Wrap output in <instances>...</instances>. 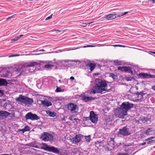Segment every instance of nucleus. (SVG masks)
Returning a JSON list of instances; mask_svg holds the SVG:
<instances>
[{
    "label": "nucleus",
    "mask_w": 155,
    "mask_h": 155,
    "mask_svg": "<svg viewBox=\"0 0 155 155\" xmlns=\"http://www.w3.org/2000/svg\"><path fill=\"white\" fill-rule=\"evenodd\" d=\"M118 134L123 136H129L131 134L130 129L127 127V126L124 127L120 129Z\"/></svg>",
    "instance_id": "39448f33"
},
{
    "label": "nucleus",
    "mask_w": 155,
    "mask_h": 155,
    "mask_svg": "<svg viewBox=\"0 0 155 155\" xmlns=\"http://www.w3.org/2000/svg\"><path fill=\"white\" fill-rule=\"evenodd\" d=\"M57 31H58V32H59L60 31L58 30H57Z\"/></svg>",
    "instance_id": "774afa93"
},
{
    "label": "nucleus",
    "mask_w": 155,
    "mask_h": 155,
    "mask_svg": "<svg viewBox=\"0 0 155 155\" xmlns=\"http://www.w3.org/2000/svg\"><path fill=\"white\" fill-rule=\"evenodd\" d=\"M23 130V133L25 132L28 131L30 130V128L28 126H25V127L22 129Z\"/></svg>",
    "instance_id": "cd10ccee"
},
{
    "label": "nucleus",
    "mask_w": 155,
    "mask_h": 155,
    "mask_svg": "<svg viewBox=\"0 0 155 155\" xmlns=\"http://www.w3.org/2000/svg\"><path fill=\"white\" fill-rule=\"evenodd\" d=\"M90 119L92 123L94 124L97 123V115L93 111L90 112Z\"/></svg>",
    "instance_id": "6e6552de"
},
{
    "label": "nucleus",
    "mask_w": 155,
    "mask_h": 155,
    "mask_svg": "<svg viewBox=\"0 0 155 155\" xmlns=\"http://www.w3.org/2000/svg\"><path fill=\"white\" fill-rule=\"evenodd\" d=\"M91 23H92V22H91L89 23H88V24H90Z\"/></svg>",
    "instance_id": "69168bd1"
},
{
    "label": "nucleus",
    "mask_w": 155,
    "mask_h": 155,
    "mask_svg": "<svg viewBox=\"0 0 155 155\" xmlns=\"http://www.w3.org/2000/svg\"><path fill=\"white\" fill-rule=\"evenodd\" d=\"M27 97L20 95L19 97H17L15 99L17 101L20 102L21 103H23L25 104Z\"/></svg>",
    "instance_id": "9b49d317"
},
{
    "label": "nucleus",
    "mask_w": 155,
    "mask_h": 155,
    "mask_svg": "<svg viewBox=\"0 0 155 155\" xmlns=\"http://www.w3.org/2000/svg\"><path fill=\"white\" fill-rule=\"evenodd\" d=\"M23 35H19V36H16V37H15L13 39L11 40V41H12V42H13V41H17Z\"/></svg>",
    "instance_id": "b1692460"
},
{
    "label": "nucleus",
    "mask_w": 155,
    "mask_h": 155,
    "mask_svg": "<svg viewBox=\"0 0 155 155\" xmlns=\"http://www.w3.org/2000/svg\"><path fill=\"white\" fill-rule=\"evenodd\" d=\"M58 81L60 82V83H61V79H59L58 80Z\"/></svg>",
    "instance_id": "680f3d73"
},
{
    "label": "nucleus",
    "mask_w": 155,
    "mask_h": 155,
    "mask_svg": "<svg viewBox=\"0 0 155 155\" xmlns=\"http://www.w3.org/2000/svg\"><path fill=\"white\" fill-rule=\"evenodd\" d=\"M10 114L12 115L11 117H14L15 114L12 113V114L6 111L0 110V118L1 117L6 118Z\"/></svg>",
    "instance_id": "9d476101"
},
{
    "label": "nucleus",
    "mask_w": 155,
    "mask_h": 155,
    "mask_svg": "<svg viewBox=\"0 0 155 155\" xmlns=\"http://www.w3.org/2000/svg\"><path fill=\"white\" fill-rule=\"evenodd\" d=\"M41 139L45 141L51 142L53 141L54 139V137L52 135L48 133L44 132L42 134Z\"/></svg>",
    "instance_id": "20e7f679"
},
{
    "label": "nucleus",
    "mask_w": 155,
    "mask_h": 155,
    "mask_svg": "<svg viewBox=\"0 0 155 155\" xmlns=\"http://www.w3.org/2000/svg\"><path fill=\"white\" fill-rule=\"evenodd\" d=\"M110 142L111 143H112L113 146H114V138H111L110 139Z\"/></svg>",
    "instance_id": "c756f323"
},
{
    "label": "nucleus",
    "mask_w": 155,
    "mask_h": 155,
    "mask_svg": "<svg viewBox=\"0 0 155 155\" xmlns=\"http://www.w3.org/2000/svg\"><path fill=\"white\" fill-rule=\"evenodd\" d=\"M153 131L152 128H148L145 131V132L147 135H149L151 134V132Z\"/></svg>",
    "instance_id": "412c9836"
},
{
    "label": "nucleus",
    "mask_w": 155,
    "mask_h": 155,
    "mask_svg": "<svg viewBox=\"0 0 155 155\" xmlns=\"http://www.w3.org/2000/svg\"><path fill=\"white\" fill-rule=\"evenodd\" d=\"M74 120H76H76H79V119H76V118H74Z\"/></svg>",
    "instance_id": "e2e57ef3"
},
{
    "label": "nucleus",
    "mask_w": 155,
    "mask_h": 155,
    "mask_svg": "<svg viewBox=\"0 0 155 155\" xmlns=\"http://www.w3.org/2000/svg\"><path fill=\"white\" fill-rule=\"evenodd\" d=\"M52 14H51V15H50V16L48 17H47L46 19H45V20H48L49 19H50L51 18H52Z\"/></svg>",
    "instance_id": "e433bc0d"
},
{
    "label": "nucleus",
    "mask_w": 155,
    "mask_h": 155,
    "mask_svg": "<svg viewBox=\"0 0 155 155\" xmlns=\"http://www.w3.org/2000/svg\"><path fill=\"white\" fill-rule=\"evenodd\" d=\"M16 15V14H14V15H13L11 16H10L9 17H8V18L7 19H6V20H9V19H11V18H14L15 17V15Z\"/></svg>",
    "instance_id": "c9c22d12"
},
{
    "label": "nucleus",
    "mask_w": 155,
    "mask_h": 155,
    "mask_svg": "<svg viewBox=\"0 0 155 155\" xmlns=\"http://www.w3.org/2000/svg\"><path fill=\"white\" fill-rule=\"evenodd\" d=\"M20 71V68H18V69H17L16 70H15V71H16V72H19V71Z\"/></svg>",
    "instance_id": "09e8293b"
},
{
    "label": "nucleus",
    "mask_w": 155,
    "mask_h": 155,
    "mask_svg": "<svg viewBox=\"0 0 155 155\" xmlns=\"http://www.w3.org/2000/svg\"><path fill=\"white\" fill-rule=\"evenodd\" d=\"M69 119L71 120H73L72 117H70Z\"/></svg>",
    "instance_id": "864d4df0"
},
{
    "label": "nucleus",
    "mask_w": 155,
    "mask_h": 155,
    "mask_svg": "<svg viewBox=\"0 0 155 155\" xmlns=\"http://www.w3.org/2000/svg\"><path fill=\"white\" fill-rule=\"evenodd\" d=\"M139 76L141 78L148 79V74L144 73H141L139 74Z\"/></svg>",
    "instance_id": "aec40b11"
},
{
    "label": "nucleus",
    "mask_w": 155,
    "mask_h": 155,
    "mask_svg": "<svg viewBox=\"0 0 155 155\" xmlns=\"http://www.w3.org/2000/svg\"><path fill=\"white\" fill-rule=\"evenodd\" d=\"M146 144V142H144V143H142V144H141V145H145V144Z\"/></svg>",
    "instance_id": "603ef678"
},
{
    "label": "nucleus",
    "mask_w": 155,
    "mask_h": 155,
    "mask_svg": "<svg viewBox=\"0 0 155 155\" xmlns=\"http://www.w3.org/2000/svg\"><path fill=\"white\" fill-rule=\"evenodd\" d=\"M114 62L115 64L119 65L121 64L120 62L118 60L115 61Z\"/></svg>",
    "instance_id": "72a5a7b5"
},
{
    "label": "nucleus",
    "mask_w": 155,
    "mask_h": 155,
    "mask_svg": "<svg viewBox=\"0 0 155 155\" xmlns=\"http://www.w3.org/2000/svg\"><path fill=\"white\" fill-rule=\"evenodd\" d=\"M67 108L71 113H77L78 110V107L77 106L73 103H69L67 105Z\"/></svg>",
    "instance_id": "423d86ee"
},
{
    "label": "nucleus",
    "mask_w": 155,
    "mask_h": 155,
    "mask_svg": "<svg viewBox=\"0 0 155 155\" xmlns=\"http://www.w3.org/2000/svg\"><path fill=\"white\" fill-rule=\"evenodd\" d=\"M126 80L128 81L131 80V79H130V78L129 77H127L126 78Z\"/></svg>",
    "instance_id": "49530a36"
},
{
    "label": "nucleus",
    "mask_w": 155,
    "mask_h": 155,
    "mask_svg": "<svg viewBox=\"0 0 155 155\" xmlns=\"http://www.w3.org/2000/svg\"><path fill=\"white\" fill-rule=\"evenodd\" d=\"M155 138V137H151L145 140V141H149L152 139Z\"/></svg>",
    "instance_id": "f704fd0d"
},
{
    "label": "nucleus",
    "mask_w": 155,
    "mask_h": 155,
    "mask_svg": "<svg viewBox=\"0 0 155 155\" xmlns=\"http://www.w3.org/2000/svg\"><path fill=\"white\" fill-rule=\"evenodd\" d=\"M41 104L45 107H48L51 106L52 104L51 102L48 100L42 101H41Z\"/></svg>",
    "instance_id": "dca6fc26"
},
{
    "label": "nucleus",
    "mask_w": 155,
    "mask_h": 155,
    "mask_svg": "<svg viewBox=\"0 0 155 155\" xmlns=\"http://www.w3.org/2000/svg\"><path fill=\"white\" fill-rule=\"evenodd\" d=\"M41 51H44L45 50L44 49H42L41 50Z\"/></svg>",
    "instance_id": "0e129e2a"
},
{
    "label": "nucleus",
    "mask_w": 155,
    "mask_h": 155,
    "mask_svg": "<svg viewBox=\"0 0 155 155\" xmlns=\"http://www.w3.org/2000/svg\"><path fill=\"white\" fill-rule=\"evenodd\" d=\"M47 113L48 114L49 116L51 117H55L56 116V114L54 112H52L50 110H48L47 111Z\"/></svg>",
    "instance_id": "4be33fe9"
},
{
    "label": "nucleus",
    "mask_w": 155,
    "mask_h": 155,
    "mask_svg": "<svg viewBox=\"0 0 155 155\" xmlns=\"http://www.w3.org/2000/svg\"><path fill=\"white\" fill-rule=\"evenodd\" d=\"M140 93H141V92H137L136 93V94L137 95H138V96H139L140 95Z\"/></svg>",
    "instance_id": "a18cd8bd"
},
{
    "label": "nucleus",
    "mask_w": 155,
    "mask_h": 155,
    "mask_svg": "<svg viewBox=\"0 0 155 155\" xmlns=\"http://www.w3.org/2000/svg\"><path fill=\"white\" fill-rule=\"evenodd\" d=\"M99 74L98 73H95V74H94V75H98Z\"/></svg>",
    "instance_id": "6e6d98bb"
},
{
    "label": "nucleus",
    "mask_w": 155,
    "mask_h": 155,
    "mask_svg": "<svg viewBox=\"0 0 155 155\" xmlns=\"http://www.w3.org/2000/svg\"><path fill=\"white\" fill-rule=\"evenodd\" d=\"M26 120H36L40 119V117L36 114H33L31 112L27 113L24 117Z\"/></svg>",
    "instance_id": "0eeeda50"
},
{
    "label": "nucleus",
    "mask_w": 155,
    "mask_h": 155,
    "mask_svg": "<svg viewBox=\"0 0 155 155\" xmlns=\"http://www.w3.org/2000/svg\"><path fill=\"white\" fill-rule=\"evenodd\" d=\"M148 79L150 78H155V75H151L150 74H148Z\"/></svg>",
    "instance_id": "7c9ffc66"
},
{
    "label": "nucleus",
    "mask_w": 155,
    "mask_h": 155,
    "mask_svg": "<svg viewBox=\"0 0 155 155\" xmlns=\"http://www.w3.org/2000/svg\"><path fill=\"white\" fill-rule=\"evenodd\" d=\"M152 89L155 91V85L152 87Z\"/></svg>",
    "instance_id": "8fccbe9b"
},
{
    "label": "nucleus",
    "mask_w": 155,
    "mask_h": 155,
    "mask_svg": "<svg viewBox=\"0 0 155 155\" xmlns=\"http://www.w3.org/2000/svg\"><path fill=\"white\" fill-rule=\"evenodd\" d=\"M70 79L72 80H74V77L71 76L70 78Z\"/></svg>",
    "instance_id": "de8ad7c7"
},
{
    "label": "nucleus",
    "mask_w": 155,
    "mask_h": 155,
    "mask_svg": "<svg viewBox=\"0 0 155 155\" xmlns=\"http://www.w3.org/2000/svg\"><path fill=\"white\" fill-rule=\"evenodd\" d=\"M8 82L5 79L0 78V86H6L8 84Z\"/></svg>",
    "instance_id": "a211bd4d"
},
{
    "label": "nucleus",
    "mask_w": 155,
    "mask_h": 155,
    "mask_svg": "<svg viewBox=\"0 0 155 155\" xmlns=\"http://www.w3.org/2000/svg\"><path fill=\"white\" fill-rule=\"evenodd\" d=\"M150 118L147 117H143L142 119V121L144 122L145 123L148 120H150Z\"/></svg>",
    "instance_id": "bb28decb"
},
{
    "label": "nucleus",
    "mask_w": 155,
    "mask_h": 155,
    "mask_svg": "<svg viewBox=\"0 0 155 155\" xmlns=\"http://www.w3.org/2000/svg\"><path fill=\"white\" fill-rule=\"evenodd\" d=\"M54 66V65L53 64H47L45 66V68H48V69H51L52 67Z\"/></svg>",
    "instance_id": "393cba45"
},
{
    "label": "nucleus",
    "mask_w": 155,
    "mask_h": 155,
    "mask_svg": "<svg viewBox=\"0 0 155 155\" xmlns=\"http://www.w3.org/2000/svg\"><path fill=\"white\" fill-rule=\"evenodd\" d=\"M152 1L153 3H155V0H152Z\"/></svg>",
    "instance_id": "5fc2aeb1"
},
{
    "label": "nucleus",
    "mask_w": 155,
    "mask_h": 155,
    "mask_svg": "<svg viewBox=\"0 0 155 155\" xmlns=\"http://www.w3.org/2000/svg\"><path fill=\"white\" fill-rule=\"evenodd\" d=\"M122 15L123 13H120L117 15V18L118 17H120L121 16H123V15Z\"/></svg>",
    "instance_id": "58836bf2"
},
{
    "label": "nucleus",
    "mask_w": 155,
    "mask_h": 155,
    "mask_svg": "<svg viewBox=\"0 0 155 155\" xmlns=\"http://www.w3.org/2000/svg\"><path fill=\"white\" fill-rule=\"evenodd\" d=\"M117 69L120 70L122 71H124L125 72L130 73L133 74V71L132 70V68L130 67L121 66L118 67Z\"/></svg>",
    "instance_id": "1a4fd4ad"
},
{
    "label": "nucleus",
    "mask_w": 155,
    "mask_h": 155,
    "mask_svg": "<svg viewBox=\"0 0 155 155\" xmlns=\"http://www.w3.org/2000/svg\"><path fill=\"white\" fill-rule=\"evenodd\" d=\"M141 93H140V96L141 97V98H142V97H143V96L145 94L143 93V92H140Z\"/></svg>",
    "instance_id": "37998d69"
},
{
    "label": "nucleus",
    "mask_w": 155,
    "mask_h": 155,
    "mask_svg": "<svg viewBox=\"0 0 155 155\" xmlns=\"http://www.w3.org/2000/svg\"><path fill=\"white\" fill-rule=\"evenodd\" d=\"M119 113H120V111H119ZM121 114V115H120V116H119V115L118 116V117H122V114Z\"/></svg>",
    "instance_id": "4d7b16f0"
},
{
    "label": "nucleus",
    "mask_w": 155,
    "mask_h": 155,
    "mask_svg": "<svg viewBox=\"0 0 155 155\" xmlns=\"http://www.w3.org/2000/svg\"><path fill=\"white\" fill-rule=\"evenodd\" d=\"M19 131H22L23 132V130L22 129H19Z\"/></svg>",
    "instance_id": "bf43d9fd"
},
{
    "label": "nucleus",
    "mask_w": 155,
    "mask_h": 155,
    "mask_svg": "<svg viewBox=\"0 0 155 155\" xmlns=\"http://www.w3.org/2000/svg\"><path fill=\"white\" fill-rule=\"evenodd\" d=\"M62 90H61V87H57V88L56 90V91L57 92H59L62 91Z\"/></svg>",
    "instance_id": "2f4dec72"
},
{
    "label": "nucleus",
    "mask_w": 155,
    "mask_h": 155,
    "mask_svg": "<svg viewBox=\"0 0 155 155\" xmlns=\"http://www.w3.org/2000/svg\"><path fill=\"white\" fill-rule=\"evenodd\" d=\"M1 155H9L8 154H2Z\"/></svg>",
    "instance_id": "13d9d810"
},
{
    "label": "nucleus",
    "mask_w": 155,
    "mask_h": 155,
    "mask_svg": "<svg viewBox=\"0 0 155 155\" xmlns=\"http://www.w3.org/2000/svg\"><path fill=\"white\" fill-rule=\"evenodd\" d=\"M134 107V104L129 102L122 103L120 108V112L122 114V117H120L126 116L127 114V111Z\"/></svg>",
    "instance_id": "f03ea898"
},
{
    "label": "nucleus",
    "mask_w": 155,
    "mask_h": 155,
    "mask_svg": "<svg viewBox=\"0 0 155 155\" xmlns=\"http://www.w3.org/2000/svg\"><path fill=\"white\" fill-rule=\"evenodd\" d=\"M155 143V139L152 140L148 141L147 143L148 144H151Z\"/></svg>",
    "instance_id": "c85d7f7f"
},
{
    "label": "nucleus",
    "mask_w": 155,
    "mask_h": 155,
    "mask_svg": "<svg viewBox=\"0 0 155 155\" xmlns=\"http://www.w3.org/2000/svg\"><path fill=\"white\" fill-rule=\"evenodd\" d=\"M82 97V100L85 102H87L90 101L94 100L95 99L94 97L89 96H86L85 95H82L81 96Z\"/></svg>",
    "instance_id": "ddd939ff"
},
{
    "label": "nucleus",
    "mask_w": 155,
    "mask_h": 155,
    "mask_svg": "<svg viewBox=\"0 0 155 155\" xmlns=\"http://www.w3.org/2000/svg\"><path fill=\"white\" fill-rule=\"evenodd\" d=\"M87 25V24L86 23H83L81 25V26L83 27H86Z\"/></svg>",
    "instance_id": "ea45409f"
},
{
    "label": "nucleus",
    "mask_w": 155,
    "mask_h": 155,
    "mask_svg": "<svg viewBox=\"0 0 155 155\" xmlns=\"http://www.w3.org/2000/svg\"><path fill=\"white\" fill-rule=\"evenodd\" d=\"M109 76L110 77L112 78L114 80L117 77L116 75L112 73H110Z\"/></svg>",
    "instance_id": "a878e982"
},
{
    "label": "nucleus",
    "mask_w": 155,
    "mask_h": 155,
    "mask_svg": "<svg viewBox=\"0 0 155 155\" xmlns=\"http://www.w3.org/2000/svg\"><path fill=\"white\" fill-rule=\"evenodd\" d=\"M4 94L3 91L0 90V97L2 96Z\"/></svg>",
    "instance_id": "a19ab883"
},
{
    "label": "nucleus",
    "mask_w": 155,
    "mask_h": 155,
    "mask_svg": "<svg viewBox=\"0 0 155 155\" xmlns=\"http://www.w3.org/2000/svg\"><path fill=\"white\" fill-rule=\"evenodd\" d=\"M107 87L106 81L96 79L95 80V85L91 89V92L94 94L96 93L102 94L104 91H107Z\"/></svg>",
    "instance_id": "f257e3e1"
},
{
    "label": "nucleus",
    "mask_w": 155,
    "mask_h": 155,
    "mask_svg": "<svg viewBox=\"0 0 155 155\" xmlns=\"http://www.w3.org/2000/svg\"><path fill=\"white\" fill-rule=\"evenodd\" d=\"M83 137H84L85 139V141L87 142H90L91 140V135H89L88 136H84Z\"/></svg>",
    "instance_id": "5701e85b"
},
{
    "label": "nucleus",
    "mask_w": 155,
    "mask_h": 155,
    "mask_svg": "<svg viewBox=\"0 0 155 155\" xmlns=\"http://www.w3.org/2000/svg\"><path fill=\"white\" fill-rule=\"evenodd\" d=\"M150 52L155 54V51H151Z\"/></svg>",
    "instance_id": "052dcab7"
},
{
    "label": "nucleus",
    "mask_w": 155,
    "mask_h": 155,
    "mask_svg": "<svg viewBox=\"0 0 155 155\" xmlns=\"http://www.w3.org/2000/svg\"><path fill=\"white\" fill-rule=\"evenodd\" d=\"M39 147L38 145H37L35 147L41 148L47 151L53 152L57 154H59L60 153V151L57 148H56L54 146H48L45 143L40 144Z\"/></svg>",
    "instance_id": "7ed1b4c3"
},
{
    "label": "nucleus",
    "mask_w": 155,
    "mask_h": 155,
    "mask_svg": "<svg viewBox=\"0 0 155 155\" xmlns=\"http://www.w3.org/2000/svg\"><path fill=\"white\" fill-rule=\"evenodd\" d=\"M6 72H7L6 74H2V77H4V78H6V77H7L8 76V73H9V72L8 71H6Z\"/></svg>",
    "instance_id": "473e14b6"
},
{
    "label": "nucleus",
    "mask_w": 155,
    "mask_h": 155,
    "mask_svg": "<svg viewBox=\"0 0 155 155\" xmlns=\"http://www.w3.org/2000/svg\"><path fill=\"white\" fill-rule=\"evenodd\" d=\"M38 65H40V64L36 62H30L29 64L26 65V67H36Z\"/></svg>",
    "instance_id": "f3484780"
},
{
    "label": "nucleus",
    "mask_w": 155,
    "mask_h": 155,
    "mask_svg": "<svg viewBox=\"0 0 155 155\" xmlns=\"http://www.w3.org/2000/svg\"><path fill=\"white\" fill-rule=\"evenodd\" d=\"M129 13V12H124V13H123L122 15H126L127 14V13Z\"/></svg>",
    "instance_id": "c03bdc74"
},
{
    "label": "nucleus",
    "mask_w": 155,
    "mask_h": 155,
    "mask_svg": "<svg viewBox=\"0 0 155 155\" xmlns=\"http://www.w3.org/2000/svg\"><path fill=\"white\" fill-rule=\"evenodd\" d=\"M114 47H124V46H122L121 45H113Z\"/></svg>",
    "instance_id": "79ce46f5"
},
{
    "label": "nucleus",
    "mask_w": 155,
    "mask_h": 155,
    "mask_svg": "<svg viewBox=\"0 0 155 155\" xmlns=\"http://www.w3.org/2000/svg\"><path fill=\"white\" fill-rule=\"evenodd\" d=\"M116 14H109L106 15L104 18L108 20H111L116 18Z\"/></svg>",
    "instance_id": "2eb2a0df"
},
{
    "label": "nucleus",
    "mask_w": 155,
    "mask_h": 155,
    "mask_svg": "<svg viewBox=\"0 0 155 155\" xmlns=\"http://www.w3.org/2000/svg\"><path fill=\"white\" fill-rule=\"evenodd\" d=\"M86 65L87 68L89 67L90 68L91 71H92L94 69L96 66V64L95 63H91L90 61L87 62Z\"/></svg>",
    "instance_id": "f8f14e48"
},
{
    "label": "nucleus",
    "mask_w": 155,
    "mask_h": 155,
    "mask_svg": "<svg viewBox=\"0 0 155 155\" xmlns=\"http://www.w3.org/2000/svg\"><path fill=\"white\" fill-rule=\"evenodd\" d=\"M95 47V46H94V45H87V46H84V48L89 47Z\"/></svg>",
    "instance_id": "4c0bfd02"
},
{
    "label": "nucleus",
    "mask_w": 155,
    "mask_h": 155,
    "mask_svg": "<svg viewBox=\"0 0 155 155\" xmlns=\"http://www.w3.org/2000/svg\"><path fill=\"white\" fill-rule=\"evenodd\" d=\"M33 102V100L32 98H29L27 97L25 104H31Z\"/></svg>",
    "instance_id": "6ab92c4d"
},
{
    "label": "nucleus",
    "mask_w": 155,
    "mask_h": 155,
    "mask_svg": "<svg viewBox=\"0 0 155 155\" xmlns=\"http://www.w3.org/2000/svg\"><path fill=\"white\" fill-rule=\"evenodd\" d=\"M57 31H58V32H59L60 31L58 30H57Z\"/></svg>",
    "instance_id": "338daca9"
},
{
    "label": "nucleus",
    "mask_w": 155,
    "mask_h": 155,
    "mask_svg": "<svg viewBox=\"0 0 155 155\" xmlns=\"http://www.w3.org/2000/svg\"><path fill=\"white\" fill-rule=\"evenodd\" d=\"M18 55H11V56H9V57H14V56H18Z\"/></svg>",
    "instance_id": "3c124183"
},
{
    "label": "nucleus",
    "mask_w": 155,
    "mask_h": 155,
    "mask_svg": "<svg viewBox=\"0 0 155 155\" xmlns=\"http://www.w3.org/2000/svg\"><path fill=\"white\" fill-rule=\"evenodd\" d=\"M83 135L81 134L76 135L75 137L73 138L74 142L75 143H76L79 142L83 138Z\"/></svg>",
    "instance_id": "4468645a"
}]
</instances>
